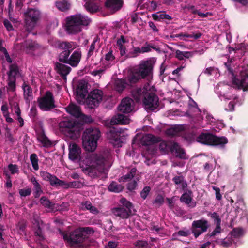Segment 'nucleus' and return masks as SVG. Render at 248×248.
I'll return each instance as SVG.
<instances>
[{
    "mask_svg": "<svg viewBox=\"0 0 248 248\" xmlns=\"http://www.w3.org/2000/svg\"><path fill=\"white\" fill-rule=\"evenodd\" d=\"M112 155L108 151L102 154H92L80 162L83 171L91 176L97 175V172H104L106 167L109 166L108 162L111 160Z\"/></svg>",
    "mask_w": 248,
    "mask_h": 248,
    "instance_id": "obj_1",
    "label": "nucleus"
},
{
    "mask_svg": "<svg viewBox=\"0 0 248 248\" xmlns=\"http://www.w3.org/2000/svg\"><path fill=\"white\" fill-rule=\"evenodd\" d=\"M132 95L137 101L143 99V103L147 111L154 110L158 106V98L153 92L149 85L133 91Z\"/></svg>",
    "mask_w": 248,
    "mask_h": 248,
    "instance_id": "obj_2",
    "label": "nucleus"
},
{
    "mask_svg": "<svg viewBox=\"0 0 248 248\" xmlns=\"http://www.w3.org/2000/svg\"><path fill=\"white\" fill-rule=\"evenodd\" d=\"M154 62L152 60L141 61L139 64L136 66L130 75V79L133 82L150 77L152 75Z\"/></svg>",
    "mask_w": 248,
    "mask_h": 248,
    "instance_id": "obj_3",
    "label": "nucleus"
},
{
    "mask_svg": "<svg viewBox=\"0 0 248 248\" xmlns=\"http://www.w3.org/2000/svg\"><path fill=\"white\" fill-rule=\"evenodd\" d=\"M91 22L87 16L77 14L66 18V30L68 33L76 34L82 31V27L89 25Z\"/></svg>",
    "mask_w": 248,
    "mask_h": 248,
    "instance_id": "obj_4",
    "label": "nucleus"
},
{
    "mask_svg": "<svg viewBox=\"0 0 248 248\" xmlns=\"http://www.w3.org/2000/svg\"><path fill=\"white\" fill-rule=\"evenodd\" d=\"M100 132L97 128H88L84 132L82 138L83 147L88 152H93L97 147Z\"/></svg>",
    "mask_w": 248,
    "mask_h": 248,
    "instance_id": "obj_5",
    "label": "nucleus"
},
{
    "mask_svg": "<svg viewBox=\"0 0 248 248\" xmlns=\"http://www.w3.org/2000/svg\"><path fill=\"white\" fill-rule=\"evenodd\" d=\"M63 134L70 138L75 140L80 135L81 126L79 124L72 120H65L59 124Z\"/></svg>",
    "mask_w": 248,
    "mask_h": 248,
    "instance_id": "obj_6",
    "label": "nucleus"
},
{
    "mask_svg": "<svg viewBox=\"0 0 248 248\" xmlns=\"http://www.w3.org/2000/svg\"><path fill=\"white\" fill-rule=\"evenodd\" d=\"M120 202L126 209L121 207L115 208L113 209V213L122 218H127L134 212L133 205L124 198L120 200Z\"/></svg>",
    "mask_w": 248,
    "mask_h": 248,
    "instance_id": "obj_7",
    "label": "nucleus"
},
{
    "mask_svg": "<svg viewBox=\"0 0 248 248\" xmlns=\"http://www.w3.org/2000/svg\"><path fill=\"white\" fill-rule=\"evenodd\" d=\"M40 16V12L33 9H29L25 13L26 26L28 31L31 30L35 27Z\"/></svg>",
    "mask_w": 248,
    "mask_h": 248,
    "instance_id": "obj_8",
    "label": "nucleus"
},
{
    "mask_svg": "<svg viewBox=\"0 0 248 248\" xmlns=\"http://www.w3.org/2000/svg\"><path fill=\"white\" fill-rule=\"evenodd\" d=\"M40 108L44 111L49 110L55 107L54 101L52 94L47 92L43 97L38 99Z\"/></svg>",
    "mask_w": 248,
    "mask_h": 248,
    "instance_id": "obj_9",
    "label": "nucleus"
},
{
    "mask_svg": "<svg viewBox=\"0 0 248 248\" xmlns=\"http://www.w3.org/2000/svg\"><path fill=\"white\" fill-rule=\"evenodd\" d=\"M103 93L99 90H93L85 99L84 103L90 108L97 106L102 99Z\"/></svg>",
    "mask_w": 248,
    "mask_h": 248,
    "instance_id": "obj_10",
    "label": "nucleus"
},
{
    "mask_svg": "<svg viewBox=\"0 0 248 248\" xmlns=\"http://www.w3.org/2000/svg\"><path fill=\"white\" fill-rule=\"evenodd\" d=\"M209 224L208 222L204 219L194 221L192 224V232L195 237L207 231Z\"/></svg>",
    "mask_w": 248,
    "mask_h": 248,
    "instance_id": "obj_11",
    "label": "nucleus"
},
{
    "mask_svg": "<svg viewBox=\"0 0 248 248\" xmlns=\"http://www.w3.org/2000/svg\"><path fill=\"white\" fill-rule=\"evenodd\" d=\"M88 93L87 83L83 80L79 81L76 89V99L77 101L80 103H84Z\"/></svg>",
    "mask_w": 248,
    "mask_h": 248,
    "instance_id": "obj_12",
    "label": "nucleus"
},
{
    "mask_svg": "<svg viewBox=\"0 0 248 248\" xmlns=\"http://www.w3.org/2000/svg\"><path fill=\"white\" fill-rule=\"evenodd\" d=\"M136 172V169L132 168L129 173L121 177L119 179L120 182H128L127 185V188L128 190L132 191L135 190L137 186V183L135 180H132Z\"/></svg>",
    "mask_w": 248,
    "mask_h": 248,
    "instance_id": "obj_13",
    "label": "nucleus"
},
{
    "mask_svg": "<svg viewBox=\"0 0 248 248\" xmlns=\"http://www.w3.org/2000/svg\"><path fill=\"white\" fill-rule=\"evenodd\" d=\"M81 154V148L75 143L69 145V158L72 161H78L80 159Z\"/></svg>",
    "mask_w": 248,
    "mask_h": 248,
    "instance_id": "obj_14",
    "label": "nucleus"
},
{
    "mask_svg": "<svg viewBox=\"0 0 248 248\" xmlns=\"http://www.w3.org/2000/svg\"><path fill=\"white\" fill-rule=\"evenodd\" d=\"M241 79L235 78L233 81V84L235 87L239 89H242L245 91L248 88V75L244 71L241 72Z\"/></svg>",
    "mask_w": 248,
    "mask_h": 248,
    "instance_id": "obj_15",
    "label": "nucleus"
},
{
    "mask_svg": "<svg viewBox=\"0 0 248 248\" xmlns=\"http://www.w3.org/2000/svg\"><path fill=\"white\" fill-rule=\"evenodd\" d=\"M65 109L68 113L75 117L79 118L81 117L86 122H90L91 121V118L89 117L86 118L85 116L83 115L79 107L74 104H69L65 108Z\"/></svg>",
    "mask_w": 248,
    "mask_h": 248,
    "instance_id": "obj_16",
    "label": "nucleus"
},
{
    "mask_svg": "<svg viewBox=\"0 0 248 248\" xmlns=\"http://www.w3.org/2000/svg\"><path fill=\"white\" fill-rule=\"evenodd\" d=\"M133 109L134 101L132 99L128 97L124 98L118 107L119 110L125 113L132 112Z\"/></svg>",
    "mask_w": 248,
    "mask_h": 248,
    "instance_id": "obj_17",
    "label": "nucleus"
},
{
    "mask_svg": "<svg viewBox=\"0 0 248 248\" xmlns=\"http://www.w3.org/2000/svg\"><path fill=\"white\" fill-rule=\"evenodd\" d=\"M106 7L112 13L121 9L123 5V0H107L105 3Z\"/></svg>",
    "mask_w": 248,
    "mask_h": 248,
    "instance_id": "obj_18",
    "label": "nucleus"
},
{
    "mask_svg": "<svg viewBox=\"0 0 248 248\" xmlns=\"http://www.w3.org/2000/svg\"><path fill=\"white\" fill-rule=\"evenodd\" d=\"M130 122V119L127 116L123 114H118L114 116L109 121V124H108V126H111L115 124H126Z\"/></svg>",
    "mask_w": 248,
    "mask_h": 248,
    "instance_id": "obj_19",
    "label": "nucleus"
},
{
    "mask_svg": "<svg viewBox=\"0 0 248 248\" xmlns=\"http://www.w3.org/2000/svg\"><path fill=\"white\" fill-rule=\"evenodd\" d=\"M120 133L114 130H110L107 133V137L110 142L115 147H121L122 141L120 139Z\"/></svg>",
    "mask_w": 248,
    "mask_h": 248,
    "instance_id": "obj_20",
    "label": "nucleus"
},
{
    "mask_svg": "<svg viewBox=\"0 0 248 248\" xmlns=\"http://www.w3.org/2000/svg\"><path fill=\"white\" fill-rule=\"evenodd\" d=\"M214 138V135L209 133H203L197 138V140L202 144L212 145Z\"/></svg>",
    "mask_w": 248,
    "mask_h": 248,
    "instance_id": "obj_21",
    "label": "nucleus"
},
{
    "mask_svg": "<svg viewBox=\"0 0 248 248\" xmlns=\"http://www.w3.org/2000/svg\"><path fill=\"white\" fill-rule=\"evenodd\" d=\"M134 82L131 80L130 76L128 78L118 79L115 81L116 89L121 92L124 88L130 86Z\"/></svg>",
    "mask_w": 248,
    "mask_h": 248,
    "instance_id": "obj_22",
    "label": "nucleus"
},
{
    "mask_svg": "<svg viewBox=\"0 0 248 248\" xmlns=\"http://www.w3.org/2000/svg\"><path fill=\"white\" fill-rule=\"evenodd\" d=\"M70 239L74 243H81L84 239V236L83 235L81 228L76 229L73 231L70 235Z\"/></svg>",
    "mask_w": 248,
    "mask_h": 248,
    "instance_id": "obj_23",
    "label": "nucleus"
},
{
    "mask_svg": "<svg viewBox=\"0 0 248 248\" xmlns=\"http://www.w3.org/2000/svg\"><path fill=\"white\" fill-rule=\"evenodd\" d=\"M180 200L182 202L192 208L194 207L196 204V202L192 200V192L191 191L184 193L181 197Z\"/></svg>",
    "mask_w": 248,
    "mask_h": 248,
    "instance_id": "obj_24",
    "label": "nucleus"
},
{
    "mask_svg": "<svg viewBox=\"0 0 248 248\" xmlns=\"http://www.w3.org/2000/svg\"><path fill=\"white\" fill-rule=\"evenodd\" d=\"M221 90L218 91L217 89H216V92L219 97H223L224 99H235L236 98V97L232 94L231 92L226 93L225 91L227 88H228V86H225L224 87H220Z\"/></svg>",
    "mask_w": 248,
    "mask_h": 248,
    "instance_id": "obj_25",
    "label": "nucleus"
},
{
    "mask_svg": "<svg viewBox=\"0 0 248 248\" xmlns=\"http://www.w3.org/2000/svg\"><path fill=\"white\" fill-rule=\"evenodd\" d=\"M81 55L80 51H74L69 58L67 63L72 66H77L80 61Z\"/></svg>",
    "mask_w": 248,
    "mask_h": 248,
    "instance_id": "obj_26",
    "label": "nucleus"
},
{
    "mask_svg": "<svg viewBox=\"0 0 248 248\" xmlns=\"http://www.w3.org/2000/svg\"><path fill=\"white\" fill-rule=\"evenodd\" d=\"M38 47V45L34 42L27 41L22 45V49L27 53H31Z\"/></svg>",
    "mask_w": 248,
    "mask_h": 248,
    "instance_id": "obj_27",
    "label": "nucleus"
},
{
    "mask_svg": "<svg viewBox=\"0 0 248 248\" xmlns=\"http://www.w3.org/2000/svg\"><path fill=\"white\" fill-rule=\"evenodd\" d=\"M40 203L48 212L55 211V204L51 202L46 197H42Z\"/></svg>",
    "mask_w": 248,
    "mask_h": 248,
    "instance_id": "obj_28",
    "label": "nucleus"
},
{
    "mask_svg": "<svg viewBox=\"0 0 248 248\" xmlns=\"http://www.w3.org/2000/svg\"><path fill=\"white\" fill-rule=\"evenodd\" d=\"M128 41H127L123 36H122L121 38L117 40V45L119 47V49L120 51V54L122 56L126 55L125 44Z\"/></svg>",
    "mask_w": 248,
    "mask_h": 248,
    "instance_id": "obj_29",
    "label": "nucleus"
},
{
    "mask_svg": "<svg viewBox=\"0 0 248 248\" xmlns=\"http://www.w3.org/2000/svg\"><path fill=\"white\" fill-rule=\"evenodd\" d=\"M56 68L57 72L64 77V78L66 79V75H67L70 71L71 68L66 65L61 63H57L56 64Z\"/></svg>",
    "mask_w": 248,
    "mask_h": 248,
    "instance_id": "obj_30",
    "label": "nucleus"
},
{
    "mask_svg": "<svg viewBox=\"0 0 248 248\" xmlns=\"http://www.w3.org/2000/svg\"><path fill=\"white\" fill-rule=\"evenodd\" d=\"M58 45L62 49L69 52L77 47V45L73 42H59Z\"/></svg>",
    "mask_w": 248,
    "mask_h": 248,
    "instance_id": "obj_31",
    "label": "nucleus"
},
{
    "mask_svg": "<svg viewBox=\"0 0 248 248\" xmlns=\"http://www.w3.org/2000/svg\"><path fill=\"white\" fill-rule=\"evenodd\" d=\"M172 150L173 152L174 153L176 156L182 159H186L187 158L184 150L180 148L178 144H174Z\"/></svg>",
    "mask_w": 248,
    "mask_h": 248,
    "instance_id": "obj_32",
    "label": "nucleus"
},
{
    "mask_svg": "<svg viewBox=\"0 0 248 248\" xmlns=\"http://www.w3.org/2000/svg\"><path fill=\"white\" fill-rule=\"evenodd\" d=\"M48 181L50 182L51 185H58L62 186L64 188H67L69 186V185L65 183L64 181L59 180L56 176L51 175Z\"/></svg>",
    "mask_w": 248,
    "mask_h": 248,
    "instance_id": "obj_33",
    "label": "nucleus"
},
{
    "mask_svg": "<svg viewBox=\"0 0 248 248\" xmlns=\"http://www.w3.org/2000/svg\"><path fill=\"white\" fill-rule=\"evenodd\" d=\"M202 36V34L200 32L196 33H193L191 34L180 33L176 35V37H179L180 40L186 41L187 38H193L195 40L199 38Z\"/></svg>",
    "mask_w": 248,
    "mask_h": 248,
    "instance_id": "obj_34",
    "label": "nucleus"
},
{
    "mask_svg": "<svg viewBox=\"0 0 248 248\" xmlns=\"http://www.w3.org/2000/svg\"><path fill=\"white\" fill-rule=\"evenodd\" d=\"M22 88L24 90V95L25 98L30 101L32 98V90L31 88L26 83H24L22 85Z\"/></svg>",
    "mask_w": 248,
    "mask_h": 248,
    "instance_id": "obj_35",
    "label": "nucleus"
},
{
    "mask_svg": "<svg viewBox=\"0 0 248 248\" xmlns=\"http://www.w3.org/2000/svg\"><path fill=\"white\" fill-rule=\"evenodd\" d=\"M123 189L124 186L115 182H112L108 186V190L113 192L118 193L122 191Z\"/></svg>",
    "mask_w": 248,
    "mask_h": 248,
    "instance_id": "obj_36",
    "label": "nucleus"
},
{
    "mask_svg": "<svg viewBox=\"0 0 248 248\" xmlns=\"http://www.w3.org/2000/svg\"><path fill=\"white\" fill-rule=\"evenodd\" d=\"M173 181L175 184L183 189L187 187V184L185 181L184 178L182 176H176L173 178Z\"/></svg>",
    "mask_w": 248,
    "mask_h": 248,
    "instance_id": "obj_37",
    "label": "nucleus"
},
{
    "mask_svg": "<svg viewBox=\"0 0 248 248\" xmlns=\"http://www.w3.org/2000/svg\"><path fill=\"white\" fill-rule=\"evenodd\" d=\"M212 145L223 146L228 142L227 140L224 137H218L214 136Z\"/></svg>",
    "mask_w": 248,
    "mask_h": 248,
    "instance_id": "obj_38",
    "label": "nucleus"
},
{
    "mask_svg": "<svg viewBox=\"0 0 248 248\" xmlns=\"http://www.w3.org/2000/svg\"><path fill=\"white\" fill-rule=\"evenodd\" d=\"M42 223L37 222L36 224H34L33 228L35 234L38 236L39 238L43 239V235L42 232Z\"/></svg>",
    "mask_w": 248,
    "mask_h": 248,
    "instance_id": "obj_39",
    "label": "nucleus"
},
{
    "mask_svg": "<svg viewBox=\"0 0 248 248\" xmlns=\"http://www.w3.org/2000/svg\"><path fill=\"white\" fill-rule=\"evenodd\" d=\"M56 7L61 11H64L70 8V4L67 1L63 0L56 3Z\"/></svg>",
    "mask_w": 248,
    "mask_h": 248,
    "instance_id": "obj_40",
    "label": "nucleus"
},
{
    "mask_svg": "<svg viewBox=\"0 0 248 248\" xmlns=\"http://www.w3.org/2000/svg\"><path fill=\"white\" fill-rule=\"evenodd\" d=\"M141 54L140 47H133L132 50L127 54L126 53L125 56L127 58H134Z\"/></svg>",
    "mask_w": 248,
    "mask_h": 248,
    "instance_id": "obj_41",
    "label": "nucleus"
},
{
    "mask_svg": "<svg viewBox=\"0 0 248 248\" xmlns=\"http://www.w3.org/2000/svg\"><path fill=\"white\" fill-rule=\"evenodd\" d=\"M82 208L83 209H86L89 210L91 212L96 214L98 212L97 209L93 206L91 202H86L82 204Z\"/></svg>",
    "mask_w": 248,
    "mask_h": 248,
    "instance_id": "obj_42",
    "label": "nucleus"
},
{
    "mask_svg": "<svg viewBox=\"0 0 248 248\" xmlns=\"http://www.w3.org/2000/svg\"><path fill=\"white\" fill-rule=\"evenodd\" d=\"M176 54V57L179 60H183L185 58H188L191 56V53L189 52L181 51L180 50H177Z\"/></svg>",
    "mask_w": 248,
    "mask_h": 248,
    "instance_id": "obj_43",
    "label": "nucleus"
},
{
    "mask_svg": "<svg viewBox=\"0 0 248 248\" xmlns=\"http://www.w3.org/2000/svg\"><path fill=\"white\" fill-rule=\"evenodd\" d=\"M69 54H70V52L67 51V50H65L63 51H62L60 54V56H59L60 61L63 62L67 63V62L69 59Z\"/></svg>",
    "mask_w": 248,
    "mask_h": 248,
    "instance_id": "obj_44",
    "label": "nucleus"
},
{
    "mask_svg": "<svg viewBox=\"0 0 248 248\" xmlns=\"http://www.w3.org/2000/svg\"><path fill=\"white\" fill-rule=\"evenodd\" d=\"M37 139L43 146H48L51 145V142L47 138L43 135L39 136Z\"/></svg>",
    "mask_w": 248,
    "mask_h": 248,
    "instance_id": "obj_45",
    "label": "nucleus"
},
{
    "mask_svg": "<svg viewBox=\"0 0 248 248\" xmlns=\"http://www.w3.org/2000/svg\"><path fill=\"white\" fill-rule=\"evenodd\" d=\"M30 159L33 169L35 170H38L39 167L38 164V160L37 155L34 154H31L30 156Z\"/></svg>",
    "mask_w": 248,
    "mask_h": 248,
    "instance_id": "obj_46",
    "label": "nucleus"
},
{
    "mask_svg": "<svg viewBox=\"0 0 248 248\" xmlns=\"http://www.w3.org/2000/svg\"><path fill=\"white\" fill-rule=\"evenodd\" d=\"M8 89L11 91H14L16 89V78L15 77H9L8 83Z\"/></svg>",
    "mask_w": 248,
    "mask_h": 248,
    "instance_id": "obj_47",
    "label": "nucleus"
},
{
    "mask_svg": "<svg viewBox=\"0 0 248 248\" xmlns=\"http://www.w3.org/2000/svg\"><path fill=\"white\" fill-rule=\"evenodd\" d=\"M142 140L145 144L149 145L154 141V138L152 135L146 134L143 137Z\"/></svg>",
    "mask_w": 248,
    "mask_h": 248,
    "instance_id": "obj_48",
    "label": "nucleus"
},
{
    "mask_svg": "<svg viewBox=\"0 0 248 248\" xmlns=\"http://www.w3.org/2000/svg\"><path fill=\"white\" fill-rule=\"evenodd\" d=\"M81 230L85 239L87 238L89 235L93 234L94 232L93 229L90 227L81 228Z\"/></svg>",
    "mask_w": 248,
    "mask_h": 248,
    "instance_id": "obj_49",
    "label": "nucleus"
},
{
    "mask_svg": "<svg viewBox=\"0 0 248 248\" xmlns=\"http://www.w3.org/2000/svg\"><path fill=\"white\" fill-rule=\"evenodd\" d=\"M18 72V68L16 65H11L9 72V77H15Z\"/></svg>",
    "mask_w": 248,
    "mask_h": 248,
    "instance_id": "obj_50",
    "label": "nucleus"
},
{
    "mask_svg": "<svg viewBox=\"0 0 248 248\" xmlns=\"http://www.w3.org/2000/svg\"><path fill=\"white\" fill-rule=\"evenodd\" d=\"M10 104L11 105L12 109H14V111L17 115V117L20 116L21 114V111L17 103L14 102L13 104L10 103Z\"/></svg>",
    "mask_w": 248,
    "mask_h": 248,
    "instance_id": "obj_51",
    "label": "nucleus"
},
{
    "mask_svg": "<svg viewBox=\"0 0 248 248\" xmlns=\"http://www.w3.org/2000/svg\"><path fill=\"white\" fill-rule=\"evenodd\" d=\"M105 60L109 63H114L115 57L111 52H109L105 56Z\"/></svg>",
    "mask_w": 248,
    "mask_h": 248,
    "instance_id": "obj_52",
    "label": "nucleus"
},
{
    "mask_svg": "<svg viewBox=\"0 0 248 248\" xmlns=\"http://www.w3.org/2000/svg\"><path fill=\"white\" fill-rule=\"evenodd\" d=\"M150 189H151L149 186H146L143 188L140 193L142 198L145 199L147 198L148 195L149 193Z\"/></svg>",
    "mask_w": 248,
    "mask_h": 248,
    "instance_id": "obj_53",
    "label": "nucleus"
},
{
    "mask_svg": "<svg viewBox=\"0 0 248 248\" xmlns=\"http://www.w3.org/2000/svg\"><path fill=\"white\" fill-rule=\"evenodd\" d=\"M68 207V204L67 203H63L61 205H58V204H55V211L56 210H67Z\"/></svg>",
    "mask_w": 248,
    "mask_h": 248,
    "instance_id": "obj_54",
    "label": "nucleus"
},
{
    "mask_svg": "<svg viewBox=\"0 0 248 248\" xmlns=\"http://www.w3.org/2000/svg\"><path fill=\"white\" fill-rule=\"evenodd\" d=\"M189 234V232L188 231H180L177 233L173 234V236L174 239H176L177 236H187Z\"/></svg>",
    "mask_w": 248,
    "mask_h": 248,
    "instance_id": "obj_55",
    "label": "nucleus"
},
{
    "mask_svg": "<svg viewBox=\"0 0 248 248\" xmlns=\"http://www.w3.org/2000/svg\"><path fill=\"white\" fill-rule=\"evenodd\" d=\"M31 193V188L22 189L19 190V194L21 196H27L30 195Z\"/></svg>",
    "mask_w": 248,
    "mask_h": 248,
    "instance_id": "obj_56",
    "label": "nucleus"
},
{
    "mask_svg": "<svg viewBox=\"0 0 248 248\" xmlns=\"http://www.w3.org/2000/svg\"><path fill=\"white\" fill-rule=\"evenodd\" d=\"M8 169L12 174L17 173L18 171V168L16 165L10 164L8 165Z\"/></svg>",
    "mask_w": 248,
    "mask_h": 248,
    "instance_id": "obj_57",
    "label": "nucleus"
},
{
    "mask_svg": "<svg viewBox=\"0 0 248 248\" xmlns=\"http://www.w3.org/2000/svg\"><path fill=\"white\" fill-rule=\"evenodd\" d=\"M135 245L139 248H146L147 243L144 241H138L135 243Z\"/></svg>",
    "mask_w": 248,
    "mask_h": 248,
    "instance_id": "obj_58",
    "label": "nucleus"
},
{
    "mask_svg": "<svg viewBox=\"0 0 248 248\" xmlns=\"http://www.w3.org/2000/svg\"><path fill=\"white\" fill-rule=\"evenodd\" d=\"M159 149L162 154H165L167 150V145L165 142L162 141L159 144Z\"/></svg>",
    "mask_w": 248,
    "mask_h": 248,
    "instance_id": "obj_59",
    "label": "nucleus"
},
{
    "mask_svg": "<svg viewBox=\"0 0 248 248\" xmlns=\"http://www.w3.org/2000/svg\"><path fill=\"white\" fill-rule=\"evenodd\" d=\"M40 175L43 179L46 181H48L51 175L50 173L46 171H41Z\"/></svg>",
    "mask_w": 248,
    "mask_h": 248,
    "instance_id": "obj_60",
    "label": "nucleus"
},
{
    "mask_svg": "<svg viewBox=\"0 0 248 248\" xmlns=\"http://www.w3.org/2000/svg\"><path fill=\"white\" fill-rule=\"evenodd\" d=\"M212 188L216 192V197L217 199L218 200H221L222 196L220 193L219 188L215 186H213Z\"/></svg>",
    "mask_w": 248,
    "mask_h": 248,
    "instance_id": "obj_61",
    "label": "nucleus"
},
{
    "mask_svg": "<svg viewBox=\"0 0 248 248\" xmlns=\"http://www.w3.org/2000/svg\"><path fill=\"white\" fill-rule=\"evenodd\" d=\"M35 192H34V195L35 197H37L40 196V195L42 192V191L40 188V185H38L37 186H34Z\"/></svg>",
    "mask_w": 248,
    "mask_h": 248,
    "instance_id": "obj_62",
    "label": "nucleus"
},
{
    "mask_svg": "<svg viewBox=\"0 0 248 248\" xmlns=\"http://www.w3.org/2000/svg\"><path fill=\"white\" fill-rule=\"evenodd\" d=\"M232 234L234 236H239L242 234V230L239 228L233 229L232 231Z\"/></svg>",
    "mask_w": 248,
    "mask_h": 248,
    "instance_id": "obj_63",
    "label": "nucleus"
},
{
    "mask_svg": "<svg viewBox=\"0 0 248 248\" xmlns=\"http://www.w3.org/2000/svg\"><path fill=\"white\" fill-rule=\"evenodd\" d=\"M8 107L6 105H3L1 106V111L3 116H7L9 114Z\"/></svg>",
    "mask_w": 248,
    "mask_h": 248,
    "instance_id": "obj_64",
    "label": "nucleus"
}]
</instances>
